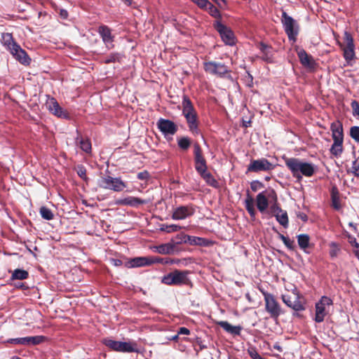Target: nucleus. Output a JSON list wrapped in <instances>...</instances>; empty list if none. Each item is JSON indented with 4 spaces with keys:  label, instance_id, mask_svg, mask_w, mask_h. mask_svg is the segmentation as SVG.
Listing matches in <instances>:
<instances>
[{
    "label": "nucleus",
    "instance_id": "nucleus-47",
    "mask_svg": "<svg viewBox=\"0 0 359 359\" xmlns=\"http://www.w3.org/2000/svg\"><path fill=\"white\" fill-rule=\"evenodd\" d=\"M351 137L356 142H359V126H353L350 129Z\"/></svg>",
    "mask_w": 359,
    "mask_h": 359
},
{
    "label": "nucleus",
    "instance_id": "nucleus-36",
    "mask_svg": "<svg viewBox=\"0 0 359 359\" xmlns=\"http://www.w3.org/2000/svg\"><path fill=\"white\" fill-rule=\"evenodd\" d=\"M76 142L79 144L80 148L86 153L89 154L91 152L92 146L91 142L89 139H84L82 137H76Z\"/></svg>",
    "mask_w": 359,
    "mask_h": 359
},
{
    "label": "nucleus",
    "instance_id": "nucleus-2",
    "mask_svg": "<svg viewBox=\"0 0 359 359\" xmlns=\"http://www.w3.org/2000/svg\"><path fill=\"white\" fill-rule=\"evenodd\" d=\"M189 271H181L175 269L173 271L165 275L161 280V283L167 285H189L191 283L188 275Z\"/></svg>",
    "mask_w": 359,
    "mask_h": 359
},
{
    "label": "nucleus",
    "instance_id": "nucleus-15",
    "mask_svg": "<svg viewBox=\"0 0 359 359\" xmlns=\"http://www.w3.org/2000/svg\"><path fill=\"white\" fill-rule=\"evenodd\" d=\"M194 155L195 169L198 171H203V169H208L207 162L203 156V150L198 142L194 144Z\"/></svg>",
    "mask_w": 359,
    "mask_h": 359
},
{
    "label": "nucleus",
    "instance_id": "nucleus-54",
    "mask_svg": "<svg viewBox=\"0 0 359 359\" xmlns=\"http://www.w3.org/2000/svg\"><path fill=\"white\" fill-rule=\"evenodd\" d=\"M283 243L289 249V250H294L295 249V245L294 241L292 240H290L288 237H287L286 239L283 241Z\"/></svg>",
    "mask_w": 359,
    "mask_h": 359
},
{
    "label": "nucleus",
    "instance_id": "nucleus-41",
    "mask_svg": "<svg viewBox=\"0 0 359 359\" xmlns=\"http://www.w3.org/2000/svg\"><path fill=\"white\" fill-rule=\"evenodd\" d=\"M276 220L278 223L282 225L283 227L287 228L288 226V217L287 213L285 210H282L280 213H278L275 215Z\"/></svg>",
    "mask_w": 359,
    "mask_h": 359
},
{
    "label": "nucleus",
    "instance_id": "nucleus-19",
    "mask_svg": "<svg viewBox=\"0 0 359 359\" xmlns=\"http://www.w3.org/2000/svg\"><path fill=\"white\" fill-rule=\"evenodd\" d=\"M184 240V243H189L191 245H198V246H205L208 247L213 245V242L210 240H208L205 238L193 236H184L182 237Z\"/></svg>",
    "mask_w": 359,
    "mask_h": 359
},
{
    "label": "nucleus",
    "instance_id": "nucleus-4",
    "mask_svg": "<svg viewBox=\"0 0 359 359\" xmlns=\"http://www.w3.org/2000/svg\"><path fill=\"white\" fill-rule=\"evenodd\" d=\"M332 304L333 301L331 298L327 296H323L315 305V322L318 323L323 322L325 318L329 314V309Z\"/></svg>",
    "mask_w": 359,
    "mask_h": 359
},
{
    "label": "nucleus",
    "instance_id": "nucleus-46",
    "mask_svg": "<svg viewBox=\"0 0 359 359\" xmlns=\"http://www.w3.org/2000/svg\"><path fill=\"white\" fill-rule=\"evenodd\" d=\"M75 170L76 171V173L77 175L81 178L83 179V180L85 181H87L88 180V177H87V175H86V169L85 168L84 165H78L76 168H75Z\"/></svg>",
    "mask_w": 359,
    "mask_h": 359
},
{
    "label": "nucleus",
    "instance_id": "nucleus-55",
    "mask_svg": "<svg viewBox=\"0 0 359 359\" xmlns=\"http://www.w3.org/2000/svg\"><path fill=\"white\" fill-rule=\"evenodd\" d=\"M331 246L332 249L330 250V255L331 257H336L338 255L339 249L337 248V245L334 243H332Z\"/></svg>",
    "mask_w": 359,
    "mask_h": 359
},
{
    "label": "nucleus",
    "instance_id": "nucleus-50",
    "mask_svg": "<svg viewBox=\"0 0 359 359\" xmlns=\"http://www.w3.org/2000/svg\"><path fill=\"white\" fill-rule=\"evenodd\" d=\"M191 1L202 9H205L210 3L208 0H191Z\"/></svg>",
    "mask_w": 359,
    "mask_h": 359
},
{
    "label": "nucleus",
    "instance_id": "nucleus-64",
    "mask_svg": "<svg viewBox=\"0 0 359 359\" xmlns=\"http://www.w3.org/2000/svg\"><path fill=\"white\" fill-rule=\"evenodd\" d=\"M15 286L17 288H22V289H27V287L25 286V283H19L18 284H16Z\"/></svg>",
    "mask_w": 359,
    "mask_h": 359
},
{
    "label": "nucleus",
    "instance_id": "nucleus-61",
    "mask_svg": "<svg viewBox=\"0 0 359 359\" xmlns=\"http://www.w3.org/2000/svg\"><path fill=\"white\" fill-rule=\"evenodd\" d=\"M111 263L116 266H120L123 264L122 261L118 259H111Z\"/></svg>",
    "mask_w": 359,
    "mask_h": 359
},
{
    "label": "nucleus",
    "instance_id": "nucleus-7",
    "mask_svg": "<svg viewBox=\"0 0 359 359\" xmlns=\"http://www.w3.org/2000/svg\"><path fill=\"white\" fill-rule=\"evenodd\" d=\"M265 302V309L270 314L271 318L276 319L281 314V309L279 303L275 299L273 294L261 290Z\"/></svg>",
    "mask_w": 359,
    "mask_h": 359
},
{
    "label": "nucleus",
    "instance_id": "nucleus-9",
    "mask_svg": "<svg viewBox=\"0 0 359 359\" xmlns=\"http://www.w3.org/2000/svg\"><path fill=\"white\" fill-rule=\"evenodd\" d=\"M203 68L207 73L219 77H224L226 74L231 72L229 67L226 65L216 61L203 62Z\"/></svg>",
    "mask_w": 359,
    "mask_h": 359
},
{
    "label": "nucleus",
    "instance_id": "nucleus-42",
    "mask_svg": "<svg viewBox=\"0 0 359 359\" xmlns=\"http://www.w3.org/2000/svg\"><path fill=\"white\" fill-rule=\"evenodd\" d=\"M39 213L41 217L46 220H51L54 218V214L52 210L46 206L40 208Z\"/></svg>",
    "mask_w": 359,
    "mask_h": 359
},
{
    "label": "nucleus",
    "instance_id": "nucleus-10",
    "mask_svg": "<svg viewBox=\"0 0 359 359\" xmlns=\"http://www.w3.org/2000/svg\"><path fill=\"white\" fill-rule=\"evenodd\" d=\"M214 28L219 34L222 40L226 45L233 46L236 44V37L231 28L217 20L213 24Z\"/></svg>",
    "mask_w": 359,
    "mask_h": 359
},
{
    "label": "nucleus",
    "instance_id": "nucleus-17",
    "mask_svg": "<svg viewBox=\"0 0 359 359\" xmlns=\"http://www.w3.org/2000/svg\"><path fill=\"white\" fill-rule=\"evenodd\" d=\"M97 32L101 36L102 41L108 49L114 47L113 42L114 36L112 34V30L107 25H102L97 29Z\"/></svg>",
    "mask_w": 359,
    "mask_h": 359
},
{
    "label": "nucleus",
    "instance_id": "nucleus-33",
    "mask_svg": "<svg viewBox=\"0 0 359 359\" xmlns=\"http://www.w3.org/2000/svg\"><path fill=\"white\" fill-rule=\"evenodd\" d=\"M268 196L269 198H272L274 200V203L271 205L270 210L271 213L275 216L278 213H280L282 212V209L278 203V198L276 191L272 189L271 192L269 194Z\"/></svg>",
    "mask_w": 359,
    "mask_h": 359
},
{
    "label": "nucleus",
    "instance_id": "nucleus-6",
    "mask_svg": "<svg viewBox=\"0 0 359 359\" xmlns=\"http://www.w3.org/2000/svg\"><path fill=\"white\" fill-rule=\"evenodd\" d=\"M102 344L110 350L123 353H133L137 351L135 348V344L130 342L115 341L110 338H104L102 341Z\"/></svg>",
    "mask_w": 359,
    "mask_h": 359
},
{
    "label": "nucleus",
    "instance_id": "nucleus-35",
    "mask_svg": "<svg viewBox=\"0 0 359 359\" xmlns=\"http://www.w3.org/2000/svg\"><path fill=\"white\" fill-rule=\"evenodd\" d=\"M245 207L252 219L255 220L256 216V210L254 207V200L249 194L245 201Z\"/></svg>",
    "mask_w": 359,
    "mask_h": 359
},
{
    "label": "nucleus",
    "instance_id": "nucleus-59",
    "mask_svg": "<svg viewBox=\"0 0 359 359\" xmlns=\"http://www.w3.org/2000/svg\"><path fill=\"white\" fill-rule=\"evenodd\" d=\"M180 259H171V258H167L166 260L164 262L165 264H179L180 263Z\"/></svg>",
    "mask_w": 359,
    "mask_h": 359
},
{
    "label": "nucleus",
    "instance_id": "nucleus-5",
    "mask_svg": "<svg viewBox=\"0 0 359 359\" xmlns=\"http://www.w3.org/2000/svg\"><path fill=\"white\" fill-rule=\"evenodd\" d=\"M284 30L287 35L290 41H295L299 33V25L292 17L287 15L285 11H283L281 16Z\"/></svg>",
    "mask_w": 359,
    "mask_h": 359
},
{
    "label": "nucleus",
    "instance_id": "nucleus-27",
    "mask_svg": "<svg viewBox=\"0 0 359 359\" xmlns=\"http://www.w3.org/2000/svg\"><path fill=\"white\" fill-rule=\"evenodd\" d=\"M144 266H149V257H139L131 259L126 263V266L128 268L141 267Z\"/></svg>",
    "mask_w": 359,
    "mask_h": 359
},
{
    "label": "nucleus",
    "instance_id": "nucleus-40",
    "mask_svg": "<svg viewBox=\"0 0 359 359\" xmlns=\"http://www.w3.org/2000/svg\"><path fill=\"white\" fill-rule=\"evenodd\" d=\"M177 144L180 149L187 151L191 144V138L189 137H182L177 140Z\"/></svg>",
    "mask_w": 359,
    "mask_h": 359
},
{
    "label": "nucleus",
    "instance_id": "nucleus-34",
    "mask_svg": "<svg viewBox=\"0 0 359 359\" xmlns=\"http://www.w3.org/2000/svg\"><path fill=\"white\" fill-rule=\"evenodd\" d=\"M175 244L168 243L156 247V251L162 255H169L174 252Z\"/></svg>",
    "mask_w": 359,
    "mask_h": 359
},
{
    "label": "nucleus",
    "instance_id": "nucleus-18",
    "mask_svg": "<svg viewBox=\"0 0 359 359\" xmlns=\"http://www.w3.org/2000/svg\"><path fill=\"white\" fill-rule=\"evenodd\" d=\"M46 106L48 110L57 117L69 118V116L68 113L62 109L55 98L52 97L49 99L46 103Z\"/></svg>",
    "mask_w": 359,
    "mask_h": 359
},
{
    "label": "nucleus",
    "instance_id": "nucleus-31",
    "mask_svg": "<svg viewBox=\"0 0 359 359\" xmlns=\"http://www.w3.org/2000/svg\"><path fill=\"white\" fill-rule=\"evenodd\" d=\"M333 144L330 149V153L335 157H339L343 152L344 140L332 139Z\"/></svg>",
    "mask_w": 359,
    "mask_h": 359
},
{
    "label": "nucleus",
    "instance_id": "nucleus-62",
    "mask_svg": "<svg viewBox=\"0 0 359 359\" xmlns=\"http://www.w3.org/2000/svg\"><path fill=\"white\" fill-rule=\"evenodd\" d=\"M297 217L300 218L303 222H306L308 220L307 215L304 212H299L297 214Z\"/></svg>",
    "mask_w": 359,
    "mask_h": 359
},
{
    "label": "nucleus",
    "instance_id": "nucleus-12",
    "mask_svg": "<svg viewBox=\"0 0 359 359\" xmlns=\"http://www.w3.org/2000/svg\"><path fill=\"white\" fill-rule=\"evenodd\" d=\"M275 165L268 159L262 158L257 160H251L248 165L247 172H259L260 171H270L273 170Z\"/></svg>",
    "mask_w": 359,
    "mask_h": 359
},
{
    "label": "nucleus",
    "instance_id": "nucleus-23",
    "mask_svg": "<svg viewBox=\"0 0 359 359\" xmlns=\"http://www.w3.org/2000/svg\"><path fill=\"white\" fill-rule=\"evenodd\" d=\"M257 48L262 53V60L269 63L273 62V49L271 46L261 42L258 44Z\"/></svg>",
    "mask_w": 359,
    "mask_h": 359
},
{
    "label": "nucleus",
    "instance_id": "nucleus-49",
    "mask_svg": "<svg viewBox=\"0 0 359 359\" xmlns=\"http://www.w3.org/2000/svg\"><path fill=\"white\" fill-rule=\"evenodd\" d=\"M247 351L252 359H261L263 358L259 354L255 347H250Z\"/></svg>",
    "mask_w": 359,
    "mask_h": 359
},
{
    "label": "nucleus",
    "instance_id": "nucleus-26",
    "mask_svg": "<svg viewBox=\"0 0 359 359\" xmlns=\"http://www.w3.org/2000/svg\"><path fill=\"white\" fill-rule=\"evenodd\" d=\"M182 106L183 116L197 113L192 102L187 95H183Z\"/></svg>",
    "mask_w": 359,
    "mask_h": 359
},
{
    "label": "nucleus",
    "instance_id": "nucleus-53",
    "mask_svg": "<svg viewBox=\"0 0 359 359\" xmlns=\"http://www.w3.org/2000/svg\"><path fill=\"white\" fill-rule=\"evenodd\" d=\"M137 179L140 180H147L150 177V174L147 170H144L137 174Z\"/></svg>",
    "mask_w": 359,
    "mask_h": 359
},
{
    "label": "nucleus",
    "instance_id": "nucleus-37",
    "mask_svg": "<svg viewBox=\"0 0 359 359\" xmlns=\"http://www.w3.org/2000/svg\"><path fill=\"white\" fill-rule=\"evenodd\" d=\"M2 41L4 45L6 46L10 51L12 50L13 47L15 48L14 45H18V43L14 41L13 36L10 33H4L2 34Z\"/></svg>",
    "mask_w": 359,
    "mask_h": 359
},
{
    "label": "nucleus",
    "instance_id": "nucleus-60",
    "mask_svg": "<svg viewBox=\"0 0 359 359\" xmlns=\"http://www.w3.org/2000/svg\"><path fill=\"white\" fill-rule=\"evenodd\" d=\"M178 334H186L188 335L190 334V330L185 327H181L179 328V330L177 332Z\"/></svg>",
    "mask_w": 359,
    "mask_h": 359
},
{
    "label": "nucleus",
    "instance_id": "nucleus-56",
    "mask_svg": "<svg viewBox=\"0 0 359 359\" xmlns=\"http://www.w3.org/2000/svg\"><path fill=\"white\" fill-rule=\"evenodd\" d=\"M149 265L154 263H164L163 259L161 257H149Z\"/></svg>",
    "mask_w": 359,
    "mask_h": 359
},
{
    "label": "nucleus",
    "instance_id": "nucleus-52",
    "mask_svg": "<svg viewBox=\"0 0 359 359\" xmlns=\"http://www.w3.org/2000/svg\"><path fill=\"white\" fill-rule=\"evenodd\" d=\"M351 108L353 109V114L354 116H359V102L356 100H353L351 104Z\"/></svg>",
    "mask_w": 359,
    "mask_h": 359
},
{
    "label": "nucleus",
    "instance_id": "nucleus-8",
    "mask_svg": "<svg viewBox=\"0 0 359 359\" xmlns=\"http://www.w3.org/2000/svg\"><path fill=\"white\" fill-rule=\"evenodd\" d=\"M339 45L343 51V56L348 62L355 59V45L352 35L345 32L344 41L339 42Z\"/></svg>",
    "mask_w": 359,
    "mask_h": 359
},
{
    "label": "nucleus",
    "instance_id": "nucleus-43",
    "mask_svg": "<svg viewBox=\"0 0 359 359\" xmlns=\"http://www.w3.org/2000/svg\"><path fill=\"white\" fill-rule=\"evenodd\" d=\"M182 227L177 224H165L160 226V230L166 233H172L180 231Z\"/></svg>",
    "mask_w": 359,
    "mask_h": 359
},
{
    "label": "nucleus",
    "instance_id": "nucleus-57",
    "mask_svg": "<svg viewBox=\"0 0 359 359\" xmlns=\"http://www.w3.org/2000/svg\"><path fill=\"white\" fill-rule=\"evenodd\" d=\"M357 161L358 160H355L353 162V172L355 176L356 177H359V165H357Z\"/></svg>",
    "mask_w": 359,
    "mask_h": 359
},
{
    "label": "nucleus",
    "instance_id": "nucleus-28",
    "mask_svg": "<svg viewBox=\"0 0 359 359\" xmlns=\"http://www.w3.org/2000/svg\"><path fill=\"white\" fill-rule=\"evenodd\" d=\"M217 325L222 327L226 332L233 335H240L241 331V326H233L229 323L227 321H218Z\"/></svg>",
    "mask_w": 359,
    "mask_h": 359
},
{
    "label": "nucleus",
    "instance_id": "nucleus-25",
    "mask_svg": "<svg viewBox=\"0 0 359 359\" xmlns=\"http://www.w3.org/2000/svg\"><path fill=\"white\" fill-rule=\"evenodd\" d=\"M332 139L344 140V130L342 123L337 120L332 122L330 126Z\"/></svg>",
    "mask_w": 359,
    "mask_h": 359
},
{
    "label": "nucleus",
    "instance_id": "nucleus-3",
    "mask_svg": "<svg viewBox=\"0 0 359 359\" xmlns=\"http://www.w3.org/2000/svg\"><path fill=\"white\" fill-rule=\"evenodd\" d=\"M292 293L294 294L293 297L289 294H283V302L295 311H304L306 309V300L304 297L300 294L296 288H294Z\"/></svg>",
    "mask_w": 359,
    "mask_h": 359
},
{
    "label": "nucleus",
    "instance_id": "nucleus-45",
    "mask_svg": "<svg viewBox=\"0 0 359 359\" xmlns=\"http://www.w3.org/2000/svg\"><path fill=\"white\" fill-rule=\"evenodd\" d=\"M121 57V54L118 53H110L104 60V63L109 64L111 62H120Z\"/></svg>",
    "mask_w": 359,
    "mask_h": 359
},
{
    "label": "nucleus",
    "instance_id": "nucleus-14",
    "mask_svg": "<svg viewBox=\"0 0 359 359\" xmlns=\"http://www.w3.org/2000/svg\"><path fill=\"white\" fill-rule=\"evenodd\" d=\"M46 337L37 335L20 338L9 339L8 342L12 344H20L26 346H35L43 343L46 340Z\"/></svg>",
    "mask_w": 359,
    "mask_h": 359
},
{
    "label": "nucleus",
    "instance_id": "nucleus-58",
    "mask_svg": "<svg viewBox=\"0 0 359 359\" xmlns=\"http://www.w3.org/2000/svg\"><path fill=\"white\" fill-rule=\"evenodd\" d=\"M187 236V234H184V233H181V234H179L177 235L175 240H173L172 241L175 243V244H181V243H184V241H181V240H184V238H182L183 236Z\"/></svg>",
    "mask_w": 359,
    "mask_h": 359
},
{
    "label": "nucleus",
    "instance_id": "nucleus-38",
    "mask_svg": "<svg viewBox=\"0 0 359 359\" xmlns=\"http://www.w3.org/2000/svg\"><path fill=\"white\" fill-rule=\"evenodd\" d=\"M310 237L308 234L302 233L297 236V242L299 248L306 250L309 246Z\"/></svg>",
    "mask_w": 359,
    "mask_h": 359
},
{
    "label": "nucleus",
    "instance_id": "nucleus-21",
    "mask_svg": "<svg viewBox=\"0 0 359 359\" xmlns=\"http://www.w3.org/2000/svg\"><path fill=\"white\" fill-rule=\"evenodd\" d=\"M189 131L194 135H198L200 133V130L198 128L199 121L198 117V114H192L184 116Z\"/></svg>",
    "mask_w": 359,
    "mask_h": 359
},
{
    "label": "nucleus",
    "instance_id": "nucleus-30",
    "mask_svg": "<svg viewBox=\"0 0 359 359\" xmlns=\"http://www.w3.org/2000/svg\"><path fill=\"white\" fill-rule=\"evenodd\" d=\"M256 203L257 209L261 212H264L266 210L269 206V201L264 192H261L257 194L256 197Z\"/></svg>",
    "mask_w": 359,
    "mask_h": 359
},
{
    "label": "nucleus",
    "instance_id": "nucleus-44",
    "mask_svg": "<svg viewBox=\"0 0 359 359\" xmlns=\"http://www.w3.org/2000/svg\"><path fill=\"white\" fill-rule=\"evenodd\" d=\"M208 11L209 14L215 18L221 19L222 16L219 11L212 3L205 9Z\"/></svg>",
    "mask_w": 359,
    "mask_h": 359
},
{
    "label": "nucleus",
    "instance_id": "nucleus-1",
    "mask_svg": "<svg viewBox=\"0 0 359 359\" xmlns=\"http://www.w3.org/2000/svg\"><path fill=\"white\" fill-rule=\"evenodd\" d=\"M285 164L292 176L300 182L303 176L311 177L316 172L315 165L311 163L304 162L297 158H285Z\"/></svg>",
    "mask_w": 359,
    "mask_h": 359
},
{
    "label": "nucleus",
    "instance_id": "nucleus-39",
    "mask_svg": "<svg viewBox=\"0 0 359 359\" xmlns=\"http://www.w3.org/2000/svg\"><path fill=\"white\" fill-rule=\"evenodd\" d=\"M29 276V273L23 269H15L13 271L11 275V280H25Z\"/></svg>",
    "mask_w": 359,
    "mask_h": 359
},
{
    "label": "nucleus",
    "instance_id": "nucleus-20",
    "mask_svg": "<svg viewBox=\"0 0 359 359\" xmlns=\"http://www.w3.org/2000/svg\"><path fill=\"white\" fill-rule=\"evenodd\" d=\"M14 46L15 48L13 47L12 50L10 51L11 53L14 56V57L23 65H29L31 59L28 56L26 51L22 49L18 44L14 45Z\"/></svg>",
    "mask_w": 359,
    "mask_h": 359
},
{
    "label": "nucleus",
    "instance_id": "nucleus-48",
    "mask_svg": "<svg viewBox=\"0 0 359 359\" xmlns=\"http://www.w3.org/2000/svg\"><path fill=\"white\" fill-rule=\"evenodd\" d=\"M247 351L252 359H261L263 358L259 354L255 347H250Z\"/></svg>",
    "mask_w": 359,
    "mask_h": 359
},
{
    "label": "nucleus",
    "instance_id": "nucleus-24",
    "mask_svg": "<svg viewBox=\"0 0 359 359\" xmlns=\"http://www.w3.org/2000/svg\"><path fill=\"white\" fill-rule=\"evenodd\" d=\"M147 203L148 201L146 200H142L140 198L134 196H128L117 201V204L118 205H129L135 208L138 207L140 205L146 204Z\"/></svg>",
    "mask_w": 359,
    "mask_h": 359
},
{
    "label": "nucleus",
    "instance_id": "nucleus-51",
    "mask_svg": "<svg viewBox=\"0 0 359 359\" xmlns=\"http://www.w3.org/2000/svg\"><path fill=\"white\" fill-rule=\"evenodd\" d=\"M263 187L264 184L258 180L253 181L250 184V188L253 191H257L258 189Z\"/></svg>",
    "mask_w": 359,
    "mask_h": 359
},
{
    "label": "nucleus",
    "instance_id": "nucleus-32",
    "mask_svg": "<svg viewBox=\"0 0 359 359\" xmlns=\"http://www.w3.org/2000/svg\"><path fill=\"white\" fill-rule=\"evenodd\" d=\"M331 201H332V207L336 210H339L341 208V205L339 199V193L336 187L332 188L331 190Z\"/></svg>",
    "mask_w": 359,
    "mask_h": 359
},
{
    "label": "nucleus",
    "instance_id": "nucleus-11",
    "mask_svg": "<svg viewBox=\"0 0 359 359\" xmlns=\"http://www.w3.org/2000/svg\"><path fill=\"white\" fill-rule=\"evenodd\" d=\"M98 184L101 188L114 191H121L126 187V184L121 178L112 177L109 175L102 177Z\"/></svg>",
    "mask_w": 359,
    "mask_h": 359
},
{
    "label": "nucleus",
    "instance_id": "nucleus-16",
    "mask_svg": "<svg viewBox=\"0 0 359 359\" xmlns=\"http://www.w3.org/2000/svg\"><path fill=\"white\" fill-rule=\"evenodd\" d=\"M156 124L159 130L165 135H173L177 133L178 130L177 126L173 121L169 119L161 118Z\"/></svg>",
    "mask_w": 359,
    "mask_h": 359
},
{
    "label": "nucleus",
    "instance_id": "nucleus-29",
    "mask_svg": "<svg viewBox=\"0 0 359 359\" xmlns=\"http://www.w3.org/2000/svg\"><path fill=\"white\" fill-rule=\"evenodd\" d=\"M203 170V171H198L197 172L208 185L215 188L217 187L218 182L215 179L213 175L210 172H208V169Z\"/></svg>",
    "mask_w": 359,
    "mask_h": 359
},
{
    "label": "nucleus",
    "instance_id": "nucleus-13",
    "mask_svg": "<svg viewBox=\"0 0 359 359\" xmlns=\"http://www.w3.org/2000/svg\"><path fill=\"white\" fill-rule=\"evenodd\" d=\"M196 212V206L189 203L186 205H180L173 210L172 219L175 220H182L193 216Z\"/></svg>",
    "mask_w": 359,
    "mask_h": 359
},
{
    "label": "nucleus",
    "instance_id": "nucleus-63",
    "mask_svg": "<svg viewBox=\"0 0 359 359\" xmlns=\"http://www.w3.org/2000/svg\"><path fill=\"white\" fill-rule=\"evenodd\" d=\"M60 15L63 19H67L68 17V12L65 9H61L60 11Z\"/></svg>",
    "mask_w": 359,
    "mask_h": 359
},
{
    "label": "nucleus",
    "instance_id": "nucleus-22",
    "mask_svg": "<svg viewBox=\"0 0 359 359\" xmlns=\"http://www.w3.org/2000/svg\"><path fill=\"white\" fill-rule=\"evenodd\" d=\"M297 55L301 64L307 68L313 69L316 66L315 60L311 55H309L304 49L297 51Z\"/></svg>",
    "mask_w": 359,
    "mask_h": 359
}]
</instances>
